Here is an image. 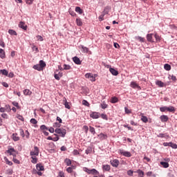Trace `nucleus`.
Wrapping results in <instances>:
<instances>
[{
  "label": "nucleus",
  "instance_id": "1",
  "mask_svg": "<svg viewBox=\"0 0 177 177\" xmlns=\"http://www.w3.org/2000/svg\"><path fill=\"white\" fill-rule=\"evenodd\" d=\"M45 67H46V64L44 60H40L39 64L33 66L34 70H37V71H42Z\"/></svg>",
  "mask_w": 177,
  "mask_h": 177
},
{
  "label": "nucleus",
  "instance_id": "2",
  "mask_svg": "<svg viewBox=\"0 0 177 177\" xmlns=\"http://www.w3.org/2000/svg\"><path fill=\"white\" fill-rule=\"evenodd\" d=\"M55 133H58V135H60L62 138H64L66 136V131L65 129L63 128H57L55 130Z\"/></svg>",
  "mask_w": 177,
  "mask_h": 177
},
{
  "label": "nucleus",
  "instance_id": "3",
  "mask_svg": "<svg viewBox=\"0 0 177 177\" xmlns=\"http://www.w3.org/2000/svg\"><path fill=\"white\" fill-rule=\"evenodd\" d=\"M83 171L89 174H91L92 175H99V171H97V170H96L95 169H89L87 167H84Z\"/></svg>",
  "mask_w": 177,
  "mask_h": 177
},
{
  "label": "nucleus",
  "instance_id": "4",
  "mask_svg": "<svg viewBox=\"0 0 177 177\" xmlns=\"http://www.w3.org/2000/svg\"><path fill=\"white\" fill-rule=\"evenodd\" d=\"M86 78H88L90 80V81H92V82H95L96 81V77H97V75H93L92 73H86L85 75Z\"/></svg>",
  "mask_w": 177,
  "mask_h": 177
},
{
  "label": "nucleus",
  "instance_id": "5",
  "mask_svg": "<svg viewBox=\"0 0 177 177\" xmlns=\"http://www.w3.org/2000/svg\"><path fill=\"white\" fill-rule=\"evenodd\" d=\"M118 153L122 154L124 157H132V154L129 151H124L123 149H119Z\"/></svg>",
  "mask_w": 177,
  "mask_h": 177
},
{
  "label": "nucleus",
  "instance_id": "6",
  "mask_svg": "<svg viewBox=\"0 0 177 177\" xmlns=\"http://www.w3.org/2000/svg\"><path fill=\"white\" fill-rule=\"evenodd\" d=\"M30 156H39V148L38 147H34V150L31 151L30 153Z\"/></svg>",
  "mask_w": 177,
  "mask_h": 177
},
{
  "label": "nucleus",
  "instance_id": "7",
  "mask_svg": "<svg viewBox=\"0 0 177 177\" xmlns=\"http://www.w3.org/2000/svg\"><path fill=\"white\" fill-rule=\"evenodd\" d=\"M8 154L10 156H13V157H16V154H17V151H16L14 148H10L7 150Z\"/></svg>",
  "mask_w": 177,
  "mask_h": 177
},
{
  "label": "nucleus",
  "instance_id": "8",
  "mask_svg": "<svg viewBox=\"0 0 177 177\" xmlns=\"http://www.w3.org/2000/svg\"><path fill=\"white\" fill-rule=\"evenodd\" d=\"M109 13V11L106 10V8L102 12V15L98 17L100 21H103L104 20V16Z\"/></svg>",
  "mask_w": 177,
  "mask_h": 177
},
{
  "label": "nucleus",
  "instance_id": "9",
  "mask_svg": "<svg viewBox=\"0 0 177 177\" xmlns=\"http://www.w3.org/2000/svg\"><path fill=\"white\" fill-rule=\"evenodd\" d=\"M110 162H111L112 167H115V168H117L118 167V165H120V160H118V159L111 160Z\"/></svg>",
  "mask_w": 177,
  "mask_h": 177
},
{
  "label": "nucleus",
  "instance_id": "10",
  "mask_svg": "<svg viewBox=\"0 0 177 177\" xmlns=\"http://www.w3.org/2000/svg\"><path fill=\"white\" fill-rule=\"evenodd\" d=\"M90 117H91V118H93L94 120H96V119L99 118V117H100V113H99L97 112H92L90 114Z\"/></svg>",
  "mask_w": 177,
  "mask_h": 177
},
{
  "label": "nucleus",
  "instance_id": "11",
  "mask_svg": "<svg viewBox=\"0 0 177 177\" xmlns=\"http://www.w3.org/2000/svg\"><path fill=\"white\" fill-rule=\"evenodd\" d=\"M130 86L133 89H136V88L138 89H140V86H139V84L135 82H131L130 84Z\"/></svg>",
  "mask_w": 177,
  "mask_h": 177
},
{
  "label": "nucleus",
  "instance_id": "12",
  "mask_svg": "<svg viewBox=\"0 0 177 177\" xmlns=\"http://www.w3.org/2000/svg\"><path fill=\"white\" fill-rule=\"evenodd\" d=\"M54 77L57 81H60V78L63 77V73L59 72L58 73H55Z\"/></svg>",
  "mask_w": 177,
  "mask_h": 177
},
{
  "label": "nucleus",
  "instance_id": "13",
  "mask_svg": "<svg viewBox=\"0 0 177 177\" xmlns=\"http://www.w3.org/2000/svg\"><path fill=\"white\" fill-rule=\"evenodd\" d=\"M102 169H103L104 172H109L110 171V169H111V168L109 165H103Z\"/></svg>",
  "mask_w": 177,
  "mask_h": 177
},
{
  "label": "nucleus",
  "instance_id": "14",
  "mask_svg": "<svg viewBox=\"0 0 177 177\" xmlns=\"http://www.w3.org/2000/svg\"><path fill=\"white\" fill-rule=\"evenodd\" d=\"M63 102L66 109L70 110V109H71V106H70V103L67 102V99H66V97L63 98Z\"/></svg>",
  "mask_w": 177,
  "mask_h": 177
},
{
  "label": "nucleus",
  "instance_id": "15",
  "mask_svg": "<svg viewBox=\"0 0 177 177\" xmlns=\"http://www.w3.org/2000/svg\"><path fill=\"white\" fill-rule=\"evenodd\" d=\"M109 71L112 75L117 76L118 75V71L114 69V68H109Z\"/></svg>",
  "mask_w": 177,
  "mask_h": 177
},
{
  "label": "nucleus",
  "instance_id": "16",
  "mask_svg": "<svg viewBox=\"0 0 177 177\" xmlns=\"http://www.w3.org/2000/svg\"><path fill=\"white\" fill-rule=\"evenodd\" d=\"M160 118L162 122H167L168 120H169V118L165 115H161Z\"/></svg>",
  "mask_w": 177,
  "mask_h": 177
},
{
  "label": "nucleus",
  "instance_id": "17",
  "mask_svg": "<svg viewBox=\"0 0 177 177\" xmlns=\"http://www.w3.org/2000/svg\"><path fill=\"white\" fill-rule=\"evenodd\" d=\"M156 85H158V86H159L160 88H164V86H165V84H164V82H162L160 80L156 81Z\"/></svg>",
  "mask_w": 177,
  "mask_h": 177
},
{
  "label": "nucleus",
  "instance_id": "18",
  "mask_svg": "<svg viewBox=\"0 0 177 177\" xmlns=\"http://www.w3.org/2000/svg\"><path fill=\"white\" fill-rule=\"evenodd\" d=\"M76 24H77V26H78L79 27H81V26H82V20L81 19V18H80V17H77V19H76Z\"/></svg>",
  "mask_w": 177,
  "mask_h": 177
},
{
  "label": "nucleus",
  "instance_id": "19",
  "mask_svg": "<svg viewBox=\"0 0 177 177\" xmlns=\"http://www.w3.org/2000/svg\"><path fill=\"white\" fill-rule=\"evenodd\" d=\"M73 61L75 64H81V60L78 58V57H74L73 58Z\"/></svg>",
  "mask_w": 177,
  "mask_h": 177
},
{
  "label": "nucleus",
  "instance_id": "20",
  "mask_svg": "<svg viewBox=\"0 0 177 177\" xmlns=\"http://www.w3.org/2000/svg\"><path fill=\"white\" fill-rule=\"evenodd\" d=\"M12 139H13L15 142H17V140H20V138L17 136V133H13L12 136Z\"/></svg>",
  "mask_w": 177,
  "mask_h": 177
},
{
  "label": "nucleus",
  "instance_id": "21",
  "mask_svg": "<svg viewBox=\"0 0 177 177\" xmlns=\"http://www.w3.org/2000/svg\"><path fill=\"white\" fill-rule=\"evenodd\" d=\"M0 57L1 59H5L6 57L5 50L2 48H0Z\"/></svg>",
  "mask_w": 177,
  "mask_h": 177
},
{
  "label": "nucleus",
  "instance_id": "22",
  "mask_svg": "<svg viewBox=\"0 0 177 177\" xmlns=\"http://www.w3.org/2000/svg\"><path fill=\"white\" fill-rule=\"evenodd\" d=\"M31 158H32L31 162L32 164H37V162H38V158H37V156H31Z\"/></svg>",
  "mask_w": 177,
  "mask_h": 177
},
{
  "label": "nucleus",
  "instance_id": "23",
  "mask_svg": "<svg viewBox=\"0 0 177 177\" xmlns=\"http://www.w3.org/2000/svg\"><path fill=\"white\" fill-rule=\"evenodd\" d=\"M31 93H32V92L29 89H25L24 91V95H25V96H30Z\"/></svg>",
  "mask_w": 177,
  "mask_h": 177
},
{
  "label": "nucleus",
  "instance_id": "24",
  "mask_svg": "<svg viewBox=\"0 0 177 177\" xmlns=\"http://www.w3.org/2000/svg\"><path fill=\"white\" fill-rule=\"evenodd\" d=\"M147 39L149 42H153V34H148L147 35Z\"/></svg>",
  "mask_w": 177,
  "mask_h": 177
},
{
  "label": "nucleus",
  "instance_id": "25",
  "mask_svg": "<svg viewBox=\"0 0 177 177\" xmlns=\"http://www.w3.org/2000/svg\"><path fill=\"white\" fill-rule=\"evenodd\" d=\"M137 174H138L139 177H145V171L140 169L137 170Z\"/></svg>",
  "mask_w": 177,
  "mask_h": 177
},
{
  "label": "nucleus",
  "instance_id": "26",
  "mask_svg": "<svg viewBox=\"0 0 177 177\" xmlns=\"http://www.w3.org/2000/svg\"><path fill=\"white\" fill-rule=\"evenodd\" d=\"M36 168H37V171H44V166L41 164H37L36 165Z\"/></svg>",
  "mask_w": 177,
  "mask_h": 177
},
{
  "label": "nucleus",
  "instance_id": "27",
  "mask_svg": "<svg viewBox=\"0 0 177 177\" xmlns=\"http://www.w3.org/2000/svg\"><path fill=\"white\" fill-rule=\"evenodd\" d=\"M160 165H162L163 168H168L169 167V164L167 162H160Z\"/></svg>",
  "mask_w": 177,
  "mask_h": 177
},
{
  "label": "nucleus",
  "instance_id": "28",
  "mask_svg": "<svg viewBox=\"0 0 177 177\" xmlns=\"http://www.w3.org/2000/svg\"><path fill=\"white\" fill-rule=\"evenodd\" d=\"M75 12L79 13V15H82V13H84V11L82 10V9H81V8L78 6L75 8Z\"/></svg>",
  "mask_w": 177,
  "mask_h": 177
},
{
  "label": "nucleus",
  "instance_id": "29",
  "mask_svg": "<svg viewBox=\"0 0 177 177\" xmlns=\"http://www.w3.org/2000/svg\"><path fill=\"white\" fill-rule=\"evenodd\" d=\"M82 49L83 53H88V52H89V48L84 46H82Z\"/></svg>",
  "mask_w": 177,
  "mask_h": 177
},
{
  "label": "nucleus",
  "instance_id": "30",
  "mask_svg": "<svg viewBox=\"0 0 177 177\" xmlns=\"http://www.w3.org/2000/svg\"><path fill=\"white\" fill-rule=\"evenodd\" d=\"M111 103H117V102H118V98L116 97H112L111 98Z\"/></svg>",
  "mask_w": 177,
  "mask_h": 177
},
{
  "label": "nucleus",
  "instance_id": "31",
  "mask_svg": "<svg viewBox=\"0 0 177 177\" xmlns=\"http://www.w3.org/2000/svg\"><path fill=\"white\" fill-rule=\"evenodd\" d=\"M75 167H68L66 169V172H68V174H73V169H75Z\"/></svg>",
  "mask_w": 177,
  "mask_h": 177
},
{
  "label": "nucleus",
  "instance_id": "32",
  "mask_svg": "<svg viewBox=\"0 0 177 177\" xmlns=\"http://www.w3.org/2000/svg\"><path fill=\"white\" fill-rule=\"evenodd\" d=\"M136 39L137 41H139V42H145V38L140 37V36L136 37Z\"/></svg>",
  "mask_w": 177,
  "mask_h": 177
},
{
  "label": "nucleus",
  "instance_id": "33",
  "mask_svg": "<svg viewBox=\"0 0 177 177\" xmlns=\"http://www.w3.org/2000/svg\"><path fill=\"white\" fill-rule=\"evenodd\" d=\"M141 121H142V122H149V119L145 116V115H142L141 117Z\"/></svg>",
  "mask_w": 177,
  "mask_h": 177
},
{
  "label": "nucleus",
  "instance_id": "34",
  "mask_svg": "<svg viewBox=\"0 0 177 177\" xmlns=\"http://www.w3.org/2000/svg\"><path fill=\"white\" fill-rule=\"evenodd\" d=\"M169 147H171L172 149H177V145L172 142H169Z\"/></svg>",
  "mask_w": 177,
  "mask_h": 177
},
{
  "label": "nucleus",
  "instance_id": "35",
  "mask_svg": "<svg viewBox=\"0 0 177 177\" xmlns=\"http://www.w3.org/2000/svg\"><path fill=\"white\" fill-rule=\"evenodd\" d=\"M64 162H65V164H66L68 167L70 166V165H71V160H70V159H68V158L65 159Z\"/></svg>",
  "mask_w": 177,
  "mask_h": 177
},
{
  "label": "nucleus",
  "instance_id": "36",
  "mask_svg": "<svg viewBox=\"0 0 177 177\" xmlns=\"http://www.w3.org/2000/svg\"><path fill=\"white\" fill-rule=\"evenodd\" d=\"M165 70H167V71H169L171 70V65L168 64H165L164 66Z\"/></svg>",
  "mask_w": 177,
  "mask_h": 177
},
{
  "label": "nucleus",
  "instance_id": "37",
  "mask_svg": "<svg viewBox=\"0 0 177 177\" xmlns=\"http://www.w3.org/2000/svg\"><path fill=\"white\" fill-rule=\"evenodd\" d=\"M8 33H10V35H17V33L14 30L10 29L8 30Z\"/></svg>",
  "mask_w": 177,
  "mask_h": 177
},
{
  "label": "nucleus",
  "instance_id": "38",
  "mask_svg": "<svg viewBox=\"0 0 177 177\" xmlns=\"http://www.w3.org/2000/svg\"><path fill=\"white\" fill-rule=\"evenodd\" d=\"M6 111H7V113H10V111H11L12 109H10V105H6L4 107Z\"/></svg>",
  "mask_w": 177,
  "mask_h": 177
},
{
  "label": "nucleus",
  "instance_id": "39",
  "mask_svg": "<svg viewBox=\"0 0 177 177\" xmlns=\"http://www.w3.org/2000/svg\"><path fill=\"white\" fill-rule=\"evenodd\" d=\"M24 138H26V139H28V138H30V133H28V131H25Z\"/></svg>",
  "mask_w": 177,
  "mask_h": 177
},
{
  "label": "nucleus",
  "instance_id": "40",
  "mask_svg": "<svg viewBox=\"0 0 177 177\" xmlns=\"http://www.w3.org/2000/svg\"><path fill=\"white\" fill-rule=\"evenodd\" d=\"M167 111H169L170 113L175 111V107L174 106L167 107Z\"/></svg>",
  "mask_w": 177,
  "mask_h": 177
},
{
  "label": "nucleus",
  "instance_id": "41",
  "mask_svg": "<svg viewBox=\"0 0 177 177\" xmlns=\"http://www.w3.org/2000/svg\"><path fill=\"white\" fill-rule=\"evenodd\" d=\"M0 73H1L3 75H8V71H6V69L0 70Z\"/></svg>",
  "mask_w": 177,
  "mask_h": 177
},
{
  "label": "nucleus",
  "instance_id": "42",
  "mask_svg": "<svg viewBox=\"0 0 177 177\" xmlns=\"http://www.w3.org/2000/svg\"><path fill=\"white\" fill-rule=\"evenodd\" d=\"M89 128H90V129H89L90 132H91L93 135H95V133H96V131H95V129H94L93 127H91V126H90Z\"/></svg>",
  "mask_w": 177,
  "mask_h": 177
},
{
  "label": "nucleus",
  "instance_id": "43",
  "mask_svg": "<svg viewBox=\"0 0 177 177\" xmlns=\"http://www.w3.org/2000/svg\"><path fill=\"white\" fill-rule=\"evenodd\" d=\"M168 106H163L160 108V111H162V113H164L165 111H167Z\"/></svg>",
  "mask_w": 177,
  "mask_h": 177
},
{
  "label": "nucleus",
  "instance_id": "44",
  "mask_svg": "<svg viewBox=\"0 0 177 177\" xmlns=\"http://www.w3.org/2000/svg\"><path fill=\"white\" fill-rule=\"evenodd\" d=\"M32 49L33 50V52H36V53H38V52H39V50H38V47L36 46H34L32 47Z\"/></svg>",
  "mask_w": 177,
  "mask_h": 177
},
{
  "label": "nucleus",
  "instance_id": "45",
  "mask_svg": "<svg viewBox=\"0 0 177 177\" xmlns=\"http://www.w3.org/2000/svg\"><path fill=\"white\" fill-rule=\"evenodd\" d=\"M98 136L102 140L106 139V138H107V136L104 135V133H100V135H98Z\"/></svg>",
  "mask_w": 177,
  "mask_h": 177
},
{
  "label": "nucleus",
  "instance_id": "46",
  "mask_svg": "<svg viewBox=\"0 0 177 177\" xmlns=\"http://www.w3.org/2000/svg\"><path fill=\"white\" fill-rule=\"evenodd\" d=\"M64 70H71V66L70 65L64 64Z\"/></svg>",
  "mask_w": 177,
  "mask_h": 177
},
{
  "label": "nucleus",
  "instance_id": "47",
  "mask_svg": "<svg viewBox=\"0 0 177 177\" xmlns=\"http://www.w3.org/2000/svg\"><path fill=\"white\" fill-rule=\"evenodd\" d=\"M4 160L6 162V164H8V165H12L13 163L12 162L9 161V159H8V158H4Z\"/></svg>",
  "mask_w": 177,
  "mask_h": 177
},
{
  "label": "nucleus",
  "instance_id": "48",
  "mask_svg": "<svg viewBox=\"0 0 177 177\" xmlns=\"http://www.w3.org/2000/svg\"><path fill=\"white\" fill-rule=\"evenodd\" d=\"M41 131H48V127L45 124H43L40 127Z\"/></svg>",
  "mask_w": 177,
  "mask_h": 177
},
{
  "label": "nucleus",
  "instance_id": "49",
  "mask_svg": "<svg viewBox=\"0 0 177 177\" xmlns=\"http://www.w3.org/2000/svg\"><path fill=\"white\" fill-rule=\"evenodd\" d=\"M107 104H106L105 102H103L102 104H101V107L102 109H107Z\"/></svg>",
  "mask_w": 177,
  "mask_h": 177
},
{
  "label": "nucleus",
  "instance_id": "50",
  "mask_svg": "<svg viewBox=\"0 0 177 177\" xmlns=\"http://www.w3.org/2000/svg\"><path fill=\"white\" fill-rule=\"evenodd\" d=\"M53 127L54 128H60V127H62V124H60V123L55 122L53 124Z\"/></svg>",
  "mask_w": 177,
  "mask_h": 177
},
{
  "label": "nucleus",
  "instance_id": "51",
  "mask_svg": "<svg viewBox=\"0 0 177 177\" xmlns=\"http://www.w3.org/2000/svg\"><path fill=\"white\" fill-rule=\"evenodd\" d=\"M54 135H55V136H56V137L53 138V142H57V140H59V136H57V134L55 133Z\"/></svg>",
  "mask_w": 177,
  "mask_h": 177
},
{
  "label": "nucleus",
  "instance_id": "52",
  "mask_svg": "<svg viewBox=\"0 0 177 177\" xmlns=\"http://www.w3.org/2000/svg\"><path fill=\"white\" fill-rule=\"evenodd\" d=\"M101 118H102V120H106L107 121V120H109V118H107V115L102 113L101 114Z\"/></svg>",
  "mask_w": 177,
  "mask_h": 177
},
{
  "label": "nucleus",
  "instance_id": "53",
  "mask_svg": "<svg viewBox=\"0 0 177 177\" xmlns=\"http://www.w3.org/2000/svg\"><path fill=\"white\" fill-rule=\"evenodd\" d=\"M30 123L31 124H33L34 125L37 124L38 123V121H37V120L34 119V118H32L30 120Z\"/></svg>",
  "mask_w": 177,
  "mask_h": 177
},
{
  "label": "nucleus",
  "instance_id": "54",
  "mask_svg": "<svg viewBox=\"0 0 177 177\" xmlns=\"http://www.w3.org/2000/svg\"><path fill=\"white\" fill-rule=\"evenodd\" d=\"M82 104H84V106H86L87 107H89V102H88V101L85 100L82 101Z\"/></svg>",
  "mask_w": 177,
  "mask_h": 177
},
{
  "label": "nucleus",
  "instance_id": "55",
  "mask_svg": "<svg viewBox=\"0 0 177 177\" xmlns=\"http://www.w3.org/2000/svg\"><path fill=\"white\" fill-rule=\"evenodd\" d=\"M83 129H84L85 133H88V131H89V127H88V126L85 125L83 127Z\"/></svg>",
  "mask_w": 177,
  "mask_h": 177
},
{
  "label": "nucleus",
  "instance_id": "56",
  "mask_svg": "<svg viewBox=\"0 0 177 177\" xmlns=\"http://www.w3.org/2000/svg\"><path fill=\"white\" fill-rule=\"evenodd\" d=\"M25 1L27 5H32V2H34V0H25Z\"/></svg>",
  "mask_w": 177,
  "mask_h": 177
},
{
  "label": "nucleus",
  "instance_id": "57",
  "mask_svg": "<svg viewBox=\"0 0 177 177\" xmlns=\"http://www.w3.org/2000/svg\"><path fill=\"white\" fill-rule=\"evenodd\" d=\"M73 156H78L80 154V151L77 149H74L73 151Z\"/></svg>",
  "mask_w": 177,
  "mask_h": 177
},
{
  "label": "nucleus",
  "instance_id": "58",
  "mask_svg": "<svg viewBox=\"0 0 177 177\" xmlns=\"http://www.w3.org/2000/svg\"><path fill=\"white\" fill-rule=\"evenodd\" d=\"M36 38H37V41H44V37H42V36H41V35H37L36 37Z\"/></svg>",
  "mask_w": 177,
  "mask_h": 177
},
{
  "label": "nucleus",
  "instance_id": "59",
  "mask_svg": "<svg viewBox=\"0 0 177 177\" xmlns=\"http://www.w3.org/2000/svg\"><path fill=\"white\" fill-rule=\"evenodd\" d=\"M127 175H129V176H133V171L132 170H129L127 171Z\"/></svg>",
  "mask_w": 177,
  "mask_h": 177
},
{
  "label": "nucleus",
  "instance_id": "60",
  "mask_svg": "<svg viewBox=\"0 0 177 177\" xmlns=\"http://www.w3.org/2000/svg\"><path fill=\"white\" fill-rule=\"evenodd\" d=\"M124 128H127V129H128L129 131H133V129H132V127L128 126V124H124Z\"/></svg>",
  "mask_w": 177,
  "mask_h": 177
},
{
  "label": "nucleus",
  "instance_id": "61",
  "mask_svg": "<svg viewBox=\"0 0 177 177\" xmlns=\"http://www.w3.org/2000/svg\"><path fill=\"white\" fill-rule=\"evenodd\" d=\"M57 177H66V176H64V172L59 171Z\"/></svg>",
  "mask_w": 177,
  "mask_h": 177
},
{
  "label": "nucleus",
  "instance_id": "62",
  "mask_svg": "<svg viewBox=\"0 0 177 177\" xmlns=\"http://www.w3.org/2000/svg\"><path fill=\"white\" fill-rule=\"evenodd\" d=\"M91 151H92V148H88L87 149H86L85 152L86 154H89L91 153Z\"/></svg>",
  "mask_w": 177,
  "mask_h": 177
},
{
  "label": "nucleus",
  "instance_id": "63",
  "mask_svg": "<svg viewBox=\"0 0 177 177\" xmlns=\"http://www.w3.org/2000/svg\"><path fill=\"white\" fill-rule=\"evenodd\" d=\"M147 176H153V171H148L146 173Z\"/></svg>",
  "mask_w": 177,
  "mask_h": 177
},
{
  "label": "nucleus",
  "instance_id": "64",
  "mask_svg": "<svg viewBox=\"0 0 177 177\" xmlns=\"http://www.w3.org/2000/svg\"><path fill=\"white\" fill-rule=\"evenodd\" d=\"M158 138H165V133H160L158 135Z\"/></svg>",
  "mask_w": 177,
  "mask_h": 177
}]
</instances>
